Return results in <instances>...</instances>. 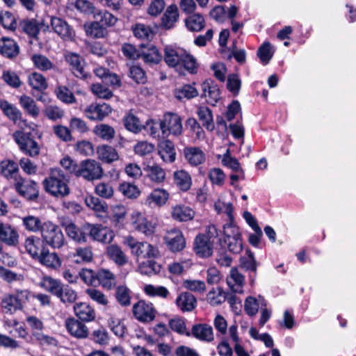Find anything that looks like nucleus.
Segmentation results:
<instances>
[{
	"instance_id": "34",
	"label": "nucleus",
	"mask_w": 356,
	"mask_h": 356,
	"mask_svg": "<svg viewBox=\"0 0 356 356\" xmlns=\"http://www.w3.org/2000/svg\"><path fill=\"white\" fill-rule=\"evenodd\" d=\"M173 219L179 222H185L192 220L195 216L194 211L184 205H176L172 208L171 211Z\"/></svg>"
},
{
	"instance_id": "13",
	"label": "nucleus",
	"mask_w": 356,
	"mask_h": 356,
	"mask_svg": "<svg viewBox=\"0 0 356 356\" xmlns=\"http://www.w3.org/2000/svg\"><path fill=\"white\" fill-rule=\"evenodd\" d=\"M19 46L14 39L8 37L0 38V55L13 60L19 56Z\"/></svg>"
},
{
	"instance_id": "47",
	"label": "nucleus",
	"mask_w": 356,
	"mask_h": 356,
	"mask_svg": "<svg viewBox=\"0 0 356 356\" xmlns=\"http://www.w3.org/2000/svg\"><path fill=\"white\" fill-rule=\"evenodd\" d=\"M19 26L32 38H35L40 32V24L35 19H24L20 21Z\"/></svg>"
},
{
	"instance_id": "52",
	"label": "nucleus",
	"mask_w": 356,
	"mask_h": 356,
	"mask_svg": "<svg viewBox=\"0 0 356 356\" xmlns=\"http://www.w3.org/2000/svg\"><path fill=\"white\" fill-rule=\"evenodd\" d=\"M259 304L263 306H266V302L263 298L259 297V303L258 300L252 297L249 296L245 299L244 304V309L247 314L249 316H254L258 312Z\"/></svg>"
},
{
	"instance_id": "64",
	"label": "nucleus",
	"mask_w": 356,
	"mask_h": 356,
	"mask_svg": "<svg viewBox=\"0 0 356 356\" xmlns=\"http://www.w3.org/2000/svg\"><path fill=\"white\" fill-rule=\"evenodd\" d=\"M95 192L96 195L105 199L111 198L114 194L112 185L106 182L98 183L95 188Z\"/></svg>"
},
{
	"instance_id": "41",
	"label": "nucleus",
	"mask_w": 356,
	"mask_h": 356,
	"mask_svg": "<svg viewBox=\"0 0 356 356\" xmlns=\"http://www.w3.org/2000/svg\"><path fill=\"white\" fill-rule=\"evenodd\" d=\"M63 285V284L60 281L48 276L42 277L39 283V286L41 288L56 297L61 289Z\"/></svg>"
},
{
	"instance_id": "18",
	"label": "nucleus",
	"mask_w": 356,
	"mask_h": 356,
	"mask_svg": "<svg viewBox=\"0 0 356 356\" xmlns=\"http://www.w3.org/2000/svg\"><path fill=\"white\" fill-rule=\"evenodd\" d=\"M192 335L196 339L204 341L211 342L214 339L213 327L208 324H195L191 329Z\"/></svg>"
},
{
	"instance_id": "57",
	"label": "nucleus",
	"mask_w": 356,
	"mask_h": 356,
	"mask_svg": "<svg viewBox=\"0 0 356 356\" xmlns=\"http://www.w3.org/2000/svg\"><path fill=\"white\" fill-rule=\"evenodd\" d=\"M134 35L140 39L149 40L154 35V31L150 26L144 24H136L132 28Z\"/></svg>"
},
{
	"instance_id": "36",
	"label": "nucleus",
	"mask_w": 356,
	"mask_h": 356,
	"mask_svg": "<svg viewBox=\"0 0 356 356\" xmlns=\"http://www.w3.org/2000/svg\"><path fill=\"white\" fill-rule=\"evenodd\" d=\"M93 134L97 138L104 141H111L115 136V131L113 127L108 124H98L92 129Z\"/></svg>"
},
{
	"instance_id": "1",
	"label": "nucleus",
	"mask_w": 356,
	"mask_h": 356,
	"mask_svg": "<svg viewBox=\"0 0 356 356\" xmlns=\"http://www.w3.org/2000/svg\"><path fill=\"white\" fill-rule=\"evenodd\" d=\"M164 61L180 74H184L183 68L191 74L196 73L197 65L195 58L181 48L167 46L164 49Z\"/></svg>"
},
{
	"instance_id": "46",
	"label": "nucleus",
	"mask_w": 356,
	"mask_h": 356,
	"mask_svg": "<svg viewBox=\"0 0 356 356\" xmlns=\"http://www.w3.org/2000/svg\"><path fill=\"white\" fill-rule=\"evenodd\" d=\"M140 54V57H142L145 63L150 65L159 63L162 58L158 49L154 45L141 50Z\"/></svg>"
},
{
	"instance_id": "16",
	"label": "nucleus",
	"mask_w": 356,
	"mask_h": 356,
	"mask_svg": "<svg viewBox=\"0 0 356 356\" xmlns=\"http://www.w3.org/2000/svg\"><path fill=\"white\" fill-rule=\"evenodd\" d=\"M65 60L70 65L71 71L76 77L87 78V74L84 70L85 60L79 54L69 53L65 55Z\"/></svg>"
},
{
	"instance_id": "6",
	"label": "nucleus",
	"mask_w": 356,
	"mask_h": 356,
	"mask_svg": "<svg viewBox=\"0 0 356 356\" xmlns=\"http://www.w3.org/2000/svg\"><path fill=\"white\" fill-rule=\"evenodd\" d=\"M103 176V169L100 163L93 159H86L80 163L77 177L92 181L99 179Z\"/></svg>"
},
{
	"instance_id": "49",
	"label": "nucleus",
	"mask_w": 356,
	"mask_h": 356,
	"mask_svg": "<svg viewBox=\"0 0 356 356\" xmlns=\"http://www.w3.org/2000/svg\"><path fill=\"white\" fill-rule=\"evenodd\" d=\"M29 85L34 90L43 91L48 87L46 78L38 72H33L29 75Z\"/></svg>"
},
{
	"instance_id": "31",
	"label": "nucleus",
	"mask_w": 356,
	"mask_h": 356,
	"mask_svg": "<svg viewBox=\"0 0 356 356\" xmlns=\"http://www.w3.org/2000/svg\"><path fill=\"white\" fill-rule=\"evenodd\" d=\"M240 264L242 268L253 273V275H250V282L253 284L256 277L257 267V263L254 257V253L250 250H248L246 255L241 258Z\"/></svg>"
},
{
	"instance_id": "44",
	"label": "nucleus",
	"mask_w": 356,
	"mask_h": 356,
	"mask_svg": "<svg viewBox=\"0 0 356 356\" xmlns=\"http://www.w3.org/2000/svg\"><path fill=\"white\" fill-rule=\"evenodd\" d=\"M106 254L119 266H123L128 261L126 254L117 245H108L106 248Z\"/></svg>"
},
{
	"instance_id": "25",
	"label": "nucleus",
	"mask_w": 356,
	"mask_h": 356,
	"mask_svg": "<svg viewBox=\"0 0 356 356\" xmlns=\"http://www.w3.org/2000/svg\"><path fill=\"white\" fill-rule=\"evenodd\" d=\"M42 243V241L39 237L31 236L25 240L24 247L27 252L33 259H37L45 249Z\"/></svg>"
},
{
	"instance_id": "43",
	"label": "nucleus",
	"mask_w": 356,
	"mask_h": 356,
	"mask_svg": "<svg viewBox=\"0 0 356 356\" xmlns=\"http://www.w3.org/2000/svg\"><path fill=\"white\" fill-rule=\"evenodd\" d=\"M197 114L202 125L209 131L214 129V122L211 111L206 106H200L197 108Z\"/></svg>"
},
{
	"instance_id": "12",
	"label": "nucleus",
	"mask_w": 356,
	"mask_h": 356,
	"mask_svg": "<svg viewBox=\"0 0 356 356\" xmlns=\"http://www.w3.org/2000/svg\"><path fill=\"white\" fill-rule=\"evenodd\" d=\"M111 111V107L107 104L92 103L85 108L84 114L90 120L102 121Z\"/></svg>"
},
{
	"instance_id": "58",
	"label": "nucleus",
	"mask_w": 356,
	"mask_h": 356,
	"mask_svg": "<svg viewBox=\"0 0 356 356\" xmlns=\"http://www.w3.org/2000/svg\"><path fill=\"white\" fill-rule=\"evenodd\" d=\"M31 60L35 67L41 71H47L54 67L52 62L47 57L42 54L33 55Z\"/></svg>"
},
{
	"instance_id": "45",
	"label": "nucleus",
	"mask_w": 356,
	"mask_h": 356,
	"mask_svg": "<svg viewBox=\"0 0 356 356\" xmlns=\"http://www.w3.org/2000/svg\"><path fill=\"white\" fill-rule=\"evenodd\" d=\"M87 36L92 38H102L106 35V29L99 22H92L84 24Z\"/></svg>"
},
{
	"instance_id": "4",
	"label": "nucleus",
	"mask_w": 356,
	"mask_h": 356,
	"mask_svg": "<svg viewBox=\"0 0 356 356\" xmlns=\"http://www.w3.org/2000/svg\"><path fill=\"white\" fill-rule=\"evenodd\" d=\"M13 138L18 145L19 149L26 154L31 157H36L40 154V145L26 134L17 131L13 134Z\"/></svg>"
},
{
	"instance_id": "35",
	"label": "nucleus",
	"mask_w": 356,
	"mask_h": 356,
	"mask_svg": "<svg viewBox=\"0 0 356 356\" xmlns=\"http://www.w3.org/2000/svg\"><path fill=\"white\" fill-rule=\"evenodd\" d=\"M97 153L98 158L106 163H111L119 159L118 154L115 149L108 145L98 146Z\"/></svg>"
},
{
	"instance_id": "56",
	"label": "nucleus",
	"mask_w": 356,
	"mask_h": 356,
	"mask_svg": "<svg viewBox=\"0 0 356 356\" xmlns=\"http://www.w3.org/2000/svg\"><path fill=\"white\" fill-rule=\"evenodd\" d=\"M118 190L124 196L130 199L137 198L140 194L138 186L129 182L120 184Z\"/></svg>"
},
{
	"instance_id": "51",
	"label": "nucleus",
	"mask_w": 356,
	"mask_h": 356,
	"mask_svg": "<svg viewBox=\"0 0 356 356\" xmlns=\"http://www.w3.org/2000/svg\"><path fill=\"white\" fill-rule=\"evenodd\" d=\"M23 226L29 232L36 233L40 232L43 227V222L40 218L34 216H27L22 218Z\"/></svg>"
},
{
	"instance_id": "2",
	"label": "nucleus",
	"mask_w": 356,
	"mask_h": 356,
	"mask_svg": "<svg viewBox=\"0 0 356 356\" xmlns=\"http://www.w3.org/2000/svg\"><path fill=\"white\" fill-rule=\"evenodd\" d=\"M69 182V177L64 172L56 168L50 170L48 177L43 180L42 185L47 193L55 197L62 198L70 193Z\"/></svg>"
},
{
	"instance_id": "5",
	"label": "nucleus",
	"mask_w": 356,
	"mask_h": 356,
	"mask_svg": "<svg viewBox=\"0 0 356 356\" xmlns=\"http://www.w3.org/2000/svg\"><path fill=\"white\" fill-rule=\"evenodd\" d=\"M159 127L165 136L170 134L180 136L182 134L181 118L176 113H165L160 122Z\"/></svg>"
},
{
	"instance_id": "42",
	"label": "nucleus",
	"mask_w": 356,
	"mask_h": 356,
	"mask_svg": "<svg viewBox=\"0 0 356 356\" xmlns=\"http://www.w3.org/2000/svg\"><path fill=\"white\" fill-rule=\"evenodd\" d=\"M0 172L6 179H15L19 172V164L11 160H3L0 163Z\"/></svg>"
},
{
	"instance_id": "8",
	"label": "nucleus",
	"mask_w": 356,
	"mask_h": 356,
	"mask_svg": "<svg viewBox=\"0 0 356 356\" xmlns=\"http://www.w3.org/2000/svg\"><path fill=\"white\" fill-rule=\"evenodd\" d=\"M83 229L88 232L92 240L102 243L108 244L114 238L113 231L99 224L86 223L83 225Z\"/></svg>"
},
{
	"instance_id": "26",
	"label": "nucleus",
	"mask_w": 356,
	"mask_h": 356,
	"mask_svg": "<svg viewBox=\"0 0 356 356\" xmlns=\"http://www.w3.org/2000/svg\"><path fill=\"white\" fill-rule=\"evenodd\" d=\"M63 225L67 236L73 241L79 243L87 241L86 231L83 229V226L80 228L73 222L65 223Z\"/></svg>"
},
{
	"instance_id": "33",
	"label": "nucleus",
	"mask_w": 356,
	"mask_h": 356,
	"mask_svg": "<svg viewBox=\"0 0 356 356\" xmlns=\"http://www.w3.org/2000/svg\"><path fill=\"white\" fill-rule=\"evenodd\" d=\"M97 284L102 285L106 289H111L116 285V277L115 275L106 269H100L97 272Z\"/></svg>"
},
{
	"instance_id": "20",
	"label": "nucleus",
	"mask_w": 356,
	"mask_h": 356,
	"mask_svg": "<svg viewBox=\"0 0 356 356\" xmlns=\"http://www.w3.org/2000/svg\"><path fill=\"white\" fill-rule=\"evenodd\" d=\"M74 312L81 321L90 322L95 319V309L86 302H79L74 305Z\"/></svg>"
},
{
	"instance_id": "54",
	"label": "nucleus",
	"mask_w": 356,
	"mask_h": 356,
	"mask_svg": "<svg viewBox=\"0 0 356 356\" xmlns=\"http://www.w3.org/2000/svg\"><path fill=\"white\" fill-rule=\"evenodd\" d=\"M57 98L61 102L71 104L76 102L73 92L65 86H59L55 89Z\"/></svg>"
},
{
	"instance_id": "19",
	"label": "nucleus",
	"mask_w": 356,
	"mask_h": 356,
	"mask_svg": "<svg viewBox=\"0 0 356 356\" xmlns=\"http://www.w3.org/2000/svg\"><path fill=\"white\" fill-rule=\"evenodd\" d=\"M169 195L165 189L155 188L147 196L145 204L149 207H162L168 201Z\"/></svg>"
},
{
	"instance_id": "59",
	"label": "nucleus",
	"mask_w": 356,
	"mask_h": 356,
	"mask_svg": "<svg viewBox=\"0 0 356 356\" xmlns=\"http://www.w3.org/2000/svg\"><path fill=\"white\" fill-rule=\"evenodd\" d=\"M115 298L122 306H129L131 304L129 289L124 285L118 286L115 290Z\"/></svg>"
},
{
	"instance_id": "50",
	"label": "nucleus",
	"mask_w": 356,
	"mask_h": 356,
	"mask_svg": "<svg viewBox=\"0 0 356 356\" xmlns=\"http://www.w3.org/2000/svg\"><path fill=\"white\" fill-rule=\"evenodd\" d=\"M19 104L24 110L33 118L38 116L40 109L33 99L27 95H22L19 98Z\"/></svg>"
},
{
	"instance_id": "28",
	"label": "nucleus",
	"mask_w": 356,
	"mask_h": 356,
	"mask_svg": "<svg viewBox=\"0 0 356 356\" xmlns=\"http://www.w3.org/2000/svg\"><path fill=\"white\" fill-rule=\"evenodd\" d=\"M0 108L3 114L15 124L22 120V112L7 100L0 99Z\"/></svg>"
},
{
	"instance_id": "10",
	"label": "nucleus",
	"mask_w": 356,
	"mask_h": 356,
	"mask_svg": "<svg viewBox=\"0 0 356 356\" xmlns=\"http://www.w3.org/2000/svg\"><path fill=\"white\" fill-rule=\"evenodd\" d=\"M163 240L168 248L173 252H180L186 247V240L183 233L177 228L168 230Z\"/></svg>"
},
{
	"instance_id": "39",
	"label": "nucleus",
	"mask_w": 356,
	"mask_h": 356,
	"mask_svg": "<svg viewBox=\"0 0 356 356\" xmlns=\"http://www.w3.org/2000/svg\"><path fill=\"white\" fill-rule=\"evenodd\" d=\"M0 307L3 314L12 315L22 309L12 294H6L0 301Z\"/></svg>"
},
{
	"instance_id": "15",
	"label": "nucleus",
	"mask_w": 356,
	"mask_h": 356,
	"mask_svg": "<svg viewBox=\"0 0 356 356\" xmlns=\"http://www.w3.org/2000/svg\"><path fill=\"white\" fill-rule=\"evenodd\" d=\"M213 241H209L204 234H199L194 241V251L200 257H209L213 254Z\"/></svg>"
},
{
	"instance_id": "60",
	"label": "nucleus",
	"mask_w": 356,
	"mask_h": 356,
	"mask_svg": "<svg viewBox=\"0 0 356 356\" xmlns=\"http://www.w3.org/2000/svg\"><path fill=\"white\" fill-rule=\"evenodd\" d=\"M0 23L8 30L14 31L17 26V19L14 15L8 11L0 13Z\"/></svg>"
},
{
	"instance_id": "55",
	"label": "nucleus",
	"mask_w": 356,
	"mask_h": 356,
	"mask_svg": "<svg viewBox=\"0 0 356 356\" xmlns=\"http://www.w3.org/2000/svg\"><path fill=\"white\" fill-rule=\"evenodd\" d=\"M76 263H88L92 260L93 253L90 247L78 248L74 253Z\"/></svg>"
},
{
	"instance_id": "32",
	"label": "nucleus",
	"mask_w": 356,
	"mask_h": 356,
	"mask_svg": "<svg viewBox=\"0 0 356 356\" xmlns=\"http://www.w3.org/2000/svg\"><path fill=\"white\" fill-rule=\"evenodd\" d=\"M227 283L234 292L241 293L243 292L244 276L238 272L237 268H232L227 278Z\"/></svg>"
},
{
	"instance_id": "21",
	"label": "nucleus",
	"mask_w": 356,
	"mask_h": 356,
	"mask_svg": "<svg viewBox=\"0 0 356 356\" xmlns=\"http://www.w3.org/2000/svg\"><path fill=\"white\" fill-rule=\"evenodd\" d=\"M175 304L182 312H190L196 307L197 299L189 292H182L176 298Z\"/></svg>"
},
{
	"instance_id": "48",
	"label": "nucleus",
	"mask_w": 356,
	"mask_h": 356,
	"mask_svg": "<svg viewBox=\"0 0 356 356\" xmlns=\"http://www.w3.org/2000/svg\"><path fill=\"white\" fill-rule=\"evenodd\" d=\"M56 297L63 304L71 305L76 300L77 293L68 285L63 284Z\"/></svg>"
},
{
	"instance_id": "53",
	"label": "nucleus",
	"mask_w": 356,
	"mask_h": 356,
	"mask_svg": "<svg viewBox=\"0 0 356 356\" xmlns=\"http://www.w3.org/2000/svg\"><path fill=\"white\" fill-rule=\"evenodd\" d=\"M186 26L191 31H200L205 26L204 19L200 14H193L185 19Z\"/></svg>"
},
{
	"instance_id": "24",
	"label": "nucleus",
	"mask_w": 356,
	"mask_h": 356,
	"mask_svg": "<svg viewBox=\"0 0 356 356\" xmlns=\"http://www.w3.org/2000/svg\"><path fill=\"white\" fill-rule=\"evenodd\" d=\"M143 170L147 177L155 184H161L165 179V170L156 163L145 164Z\"/></svg>"
},
{
	"instance_id": "38",
	"label": "nucleus",
	"mask_w": 356,
	"mask_h": 356,
	"mask_svg": "<svg viewBox=\"0 0 356 356\" xmlns=\"http://www.w3.org/2000/svg\"><path fill=\"white\" fill-rule=\"evenodd\" d=\"M37 259L42 265L53 269L60 267L61 264L60 259L58 254L54 252H50L46 248Z\"/></svg>"
},
{
	"instance_id": "30",
	"label": "nucleus",
	"mask_w": 356,
	"mask_h": 356,
	"mask_svg": "<svg viewBox=\"0 0 356 356\" xmlns=\"http://www.w3.org/2000/svg\"><path fill=\"white\" fill-rule=\"evenodd\" d=\"M179 19L177 6L175 4L169 6L161 17V25L166 29H172Z\"/></svg>"
},
{
	"instance_id": "62",
	"label": "nucleus",
	"mask_w": 356,
	"mask_h": 356,
	"mask_svg": "<svg viewBox=\"0 0 356 356\" xmlns=\"http://www.w3.org/2000/svg\"><path fill=\"white\" fill-rule=\"evenodd\" d=\"M207 301L212 306H216L225 301V296L220 288H213L207 294Z\"/></svg>"
},
{
	"instance_id": "7",
	"label": "nucleus",
	"mask_w": 356,
	"mask_h": 356,
	"mask_svg": "<svg viewBox=\"0 0 356 356\" xmlns=\"http://www.w3.org/2000/svg\"><path fill=\"white\" fill-rule=\"evenodd\" d=\"M14 186L16 191L28 200H35L39 196L38 185L33 180L16 177Z\"/></svg>"
},
{
	"instance_id": "14",
	"label": "nucleus",
	"mask_w": 356,
	"mask_h": 356,
	"mask_svg": "<svg viewBox=\"0 0 356 356\" xmlns=\"http://www.w3.org/2000/svg\"><path fill=\"white\" fill-rule=\"evenodd\" d=\"M67 332L77 339H86L88 336V329L82 322L73 317L67 318L65 321Z\"/></svg>"
},
{
	"instance_id": "9",
	"label": "nucleus",
	"mask_w": 356,
	"mask_h": 356,
	"mask_svg": "<svg viewBox=\"0 0 356 356\" xmlns=\"http://www.w3.org/2000/svg\"><path fill=\"white\" fill-rule=\"evenodd\" d=\"M51 26L53 31L64 41L72 42L75 40V31L65 20L53 17Z\"/></svg>"
},
{
	"instance_id": "61",
	"label": "nucleus",
	"mask_w": 356,
	"mask_h": 356,
	"mask_svg": "<svg viewBox=\"0 0 356 356\" xmlns=\"http://www.w3.org/2000/svg\"><path fill=\"white\" fill-rule=\"evenodd\" d=\"M198 95V92L196 88L192 85H184L175 90V97L181 99L184 98L191 99Z\"/></svg>"
},
{
	"instance_id": "27",
	"label": "nucleus",
	"mask_w": 356,
	"mask_h": 356,
	"mask_svg": "<svg viewBox=\"0 0 356 356\" xmlns=\"http://www.w3.org/2000/svg\"><path fill=\"white\" fill-rule=\"evenodd\" d=\"M184 154L187 161L193 166L202 163L205 160V154L197 147H186L184 149Z\"/></svg>"
},
{
	"instance_id": "22",
	"label": "nucleus",
	"mask_w": 356,
	"mask_h": 356,
	"mask_svg": "<svg viewBox=\"0 0 356 356\" xmlns=\"http://www.w3.org/2000/svg\"><path fill=\"white\" fill-rule=\"evenodd\" d=\"M132 220L134 228L146 236H151L154 232V225L147 220L140 213H133Z\"/></svg>"
},
{
	"instance_id": "23",
	"label": "nucleus",
	"mask_w": 356,
	"mask_h": 356,
	"mask_svg": "<svg viewBox=\"0 0 356 356\" xmlns=\"http://www.w3.org/2000/svg\"><path fill=\"white\" fill-rule=\"evenodd\" d=\"M202 88L207 101L211 105H215L220 98V92L218 86L211 79H207L203 82Z\"/></svg>"
},
{
	"instance_id": "37",
	"label": "nucleus",
	"mask_w": 356,
	"mask_h": 356,
	"mask_svg": "<svg viewBox=\"0 0 356 356\" xmlns=\"http://www.w3.org/2000/svg\"><path fill=\"white\" fill-rule=\"evenodd\" d=\"M159 154L165 162H173L176 156L173 143L169 140L161 142L159 145Z\"/></svg>"
},
{
	"instance_id": "40",
	"label": "nucleus",
	"mask_w": 356,
	"mask_h": 356,
	"mask_svg": "<svg viewBox=\"0 0 356 356\" xmlns=\"http://www.w3.org/2000/svg\"><path fill=\"white\" fill-rule=\"evenodd\" d=\"M173 179L175 184L180 190L187 191L191 188L192 179L186 171L181 170L175 172Z\"/></svg>"
},
{
	"instance_id": "29",
	"label": "nucleus",
	"mask_w": 356,
	"mask_h": 356,
	"mask_svg": "<svg viewBox=\"0 0 356 356\" xmlns=\"http://www.w3.org/2000/svg\"><path fill=\"white\" fill-rule=\"evenodd\" d=\"M159 254L156 248L147 242H140L136 245L132 254L138 258H154Z\"/></svg>"
},
{
	"instance_id": "11",
	"label": "nucleus",
	"mask_w": 356,
	"mask_h": 356,
	"mask_svg": "<svg viewBox=\"0 0 356 356\" xmlns=\"http://www.w3.org/2000/svg\"><path fill=\"white\" fill-rule=\"evenodd\" d=\"M133 313L135 317L141 322H150L156 316V310L152 303L140 300L133 306Z\"/></svg>"
},
{
	"instance_id": "3",
	"label": "nucleus",
	"mask_w": 356,
	"mask_h": 356,
	"mask_svg": "<svg viewBox=\"0 0 356 356\" xmlns=\"http://www.w3.org/2000/svg\"><path fill=\"white\" fill-rule=\"evenodd\" d=\"M40 235L43 243L52 248H61L65 243V238L61 229L51 221L43 222Z\"/></svg>"
},
{
	"instance_id": "17",
	"label": "nucleus",
	"mask_w": 356,
	"mask_h": 356,
	"mask_svg": "<svg viewBox=\"0 0 356 356\" xmlns=\"http://www.w3.org/2000/svg\"><path fill=\"white\" fill-rule=\"evenodd\" d=\"M0 242L8 245H16L19 243V234L11 225L0 221Z\"/></svg>"
},
{
	"instance_id": "63",
	"label": "nucleus",
	"mask_w": 356,
	"mask_h": 356,
	"mask_svg": "<svg viewBox=\"0 0 356 356\" xmlns=\"http://www.w3.org/2000/svg\"><path fill=\"white\" fill-rule=\"evenodd\" d=\"M161 266L153 260H147L139 266V271L141 274L152 275L159 273Z\"/></svg>"
}]
</instances>
